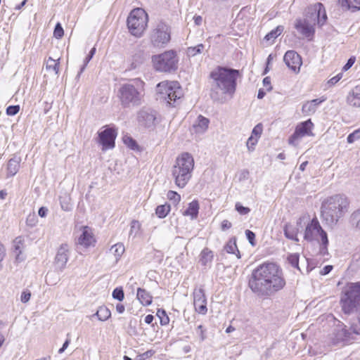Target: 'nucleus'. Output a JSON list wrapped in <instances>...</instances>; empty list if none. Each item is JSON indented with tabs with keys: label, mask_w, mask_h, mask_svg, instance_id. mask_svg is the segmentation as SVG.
I'll use <instances>...</instances> for the list:
<instances>
[{
	"label": "nucleus",
	"mask_w": 360,
	"mask_h": 360,
	"mask_svg": "<svg viewBox=\"0 0 360 360\" xmlns=\"http://www.w3.org/2000/svg\"><path fill=\"white\" fill-rule=\"evenodd\" d=\"M20 167V160L18 158H11L7 166L8 173L10 176H14L18 171Z\"/></svg>",
	"instance_id": "nucleus-29"
},
{
	"label": "nucleus",
	"mask_w": 360,
	"mask_h": 360,
	"mask_svg": "<svg viewBox=\"0 0 360 360\" xmlns=\"http://www.w3.org/2000/svg\"><path fill=\"white\" fill-rule=\"evenodd\" d=\"M70 248L67 244H62L58 249L55 257V264L58 269L63 271L69 259Z\"/></svg>",
	"instance_id": "nucleus-18"
},
{
	"label": "nucleus",
	"mask_w": 360,
	"mask_h": 360,
	"mask_svg": "<svg viewBox=\"0 0 360 360\" xmlns=\"http://www.w3.org/2000/svg\"><path fill=\"white\" fill-rule=\"evenodd\" d=\"M31 297V293L30 291H24L21 294L20 300L23 303L27 302Z\"/></svg>",
	"instance_id": "nucleus-56"
},
{
	"label": "nucleus",
	"mask_w": 360,
	"mask_h": 360,
	"mask_svg": "<svg viewBox=\"0 0 360 360\" xmlns=\"http://www.w3.org/2000/svg\"><path fill=\"white\" fill-rule=\"evenodd\" d=\"M206 300L202 288H195L193 291V302Z\"/></svg>",
	"instance_id": "nucleus-41"
},
{
	"label": "nucleus",
	"mask_w": 360,
	"mask_h": 360,
	"mask_svg": "<svg viewBox=\"0 0 360 360\" xmlns=\"http://www.w3.org/2000/svg\"><path fill=\"white\" fill-rule=\"evenodd\" d=\"M117 134L112 128H106L98 132L99 143L103 149H109L115 147V140Z\"/></svg>",
	"instance_id": "nucleus-17"
},
{
	"label": "nucleus",
	"mask_w": 360,
	"mask_h": 360,
	"mask_svg": "<svg viewBox=\"0 0 360 360\" xmlns=\"http://www.w3.org/2000/svg\"><path fill=\"white\" fill-rule=\"evenodd\" d=\"M257 142H258V139L255 138L253 136H250L248 138V139L246 142V146L250 152H252L255 150V146H256Z\"/></svg>",
	"instance_id": "nucleus-46"
},
{
	"label": "nucleus",
	"mask_w": 360,
	"mask_h": 360,
	"mask_svg": "<svg viewBox=\"0 0 360 360\" xmlns=\"http://www.w3.org/2000/svg\"><path fill=\"white\" fill-rule=\"evenodd\" d=\"M262 133V124H258L253 128L251 136H253L259 139V137L261 136Z\"/></svg>",
	"instance_id": "nucleus-52"
},
{
	"label": "nucleus",
	"mask_w": 360,
	"mask_h": 360,
	"mask_svg": "<svg viewBox=\"0 0 360 360\" xmlns=\"http://www.w3.org/2000/svg\"><path fill=\"white\" fill-rule=\"evenodd\" d=\"M235 208L238 213L242 215L248 214L250 212V209L247 207L243 206L240 202H236Z\"/></svg>",
	"instance_id": "nucleus-50"
},
{
	"label": "nucleus",
	"mask_w": 360,
	"mask_h": 360,
	"mask_svg": "<svg viewBox=\"0 0 360 360\" xmlns=\"http://www.w3.org/2000/svg\"><path fill=\"white\" fill-rule=\"evenodd\" d=\"M347 102L353 107H360V85L352 89L347 96Z\"/></svg>",
	"instance_id": "nucleus-23"
},
{
	"label": "nucleus",
	"mask_w": 360,
	"mask_h": 360,
	"mask_svg": "<svg viewBox=\"0 0 360 360\" xmlns=\"http://www.w3.org/2000/svg\"><path fill=\"white\" fill-rule=\"evenodd\" d=\"M340 304L345 314H349L360 310V282L349 283L344 287Z\"/></svg>",
	"instance_id": "nucleus-6"
},
{
	"label": "nucleus",
	"mask_w": 360,
	"mask_h": 360,
	"mask_svg": "<svg viewBox=\"0 0 360 360\" xmlns=\"http://www.w3.org/2000/svg\"><path fill=\"white\" fill-rule=\"evenodd\" d=\"M91 58H92V57L91 56H89V55L85 58V59L84 60V65L81 68L80 71L78 72V74L77 75V77H80L81 74L83 72V71L84 70L86 66L87 65V64L91 60Z\"/></svg>",
	"instance_id": "nucleus-57"
},
{
	"label": "nucleus",
	"mask_w": 360,
	"mask_h": 360,
	"mask_svg": "<svg viewBox=\"0 0 360 360\" xmlns=\"http://www.w3.org/2000/svg\"><path fill=\"white\" fill-rule=\"evenodd\" d=\"M238 76L239 71L235 69L221 66L214 69L210 75L211 98L220 103L226 102L236 91Z\"/></svg>",
	"instance_id": "nucleus-2"
},
{
	"label": "nucleus",
	"mask_w": 360,
	"mask_h": 360,
	"mask_svg": "<svg viewBox=\"0 0 360 360\" xmlns=\"http://www.w3.org/2000/svg\"><path fill=\"white\" fill-rule=\"evenodd\" d=\"M153 68L159 72H172L177 70L179 58L174 50L166 51L162 53L153 55L151 58Z\"/></svg>",
	"instance_id": "nucleus-8"
},
{
	"label": "nucleus",
	"mask_w": 360,
	"mask_h": 360,
	"mask_svg": "<svg viewBox=\"0 0 360 360\" xmlns=\"http://www.w3.org/2000/svg\"><path fill=\"white\" fill-rule=\"evenodd\" d=\"M95 315L100 321H104L110 317L111 312L106 307L102 306L98 308Z\"/></svg>",
	"instance_id": "nucleus-32"
},
{
	"label": "nucleus",
	"mask_w": 360,
	"mask_h": 360,
	"mask_svg": "<svg viewBox=\"0 0 360 360\" xmlns=\"http://www.w3.org/2000/svg\"><path fill=\"white\" fill-rule=\"evenodd\" d=\"M143 82L138 79L134 84L126 83L120 86L117 97L123 108H131L141 104L143 98Z\"/></svg>",
	"instance_id": "nucleus-4"
},
{
	"label": "nucleus",
	"mask_w": 360,
	"mask_h": 360,
	"mask_svg": "<svg viewBox=\"0 0 360 360\" xmlns=\"http://www.w3.org/2000/svg\"><path fill=\"white\" fill-rule=\"evenodd\" d=\"M47 212H48V209L45 207H41L39 209L38 214L41 217H45L47 214Z\"/></svg>",
	"instance_id": "nucleus-64"
},
{
	"label": "nucleus",
	"mask_w": 360,
	"mask_h": 360,
	"mask_svg": "<svg viewBox=\"0 0 360 360\" xmlns=\"http://www.w3.org/2000/svg\"><path fill=\"white\" fill-rule=\"evenodd\" d=\"M59 200L61 209L65 212H70L72 209L70 195L68 193H64L59 196Z\"/></svg>",
	"instance_id": "nucleus-28"
},
{
	"label": "nucleus",
	"mask_w": 360,
	"mask_h": 360,
	"mask_svg": "<svg viewBox=\"0 0 360 360\" xmlns=\"http://www.w3.org/2000/svg\"><path fill=\"white\" fill-rule=\"evenodd\" d=\"M204 49L205 46L202 44H199L195 46L188 47L186 50V53L189 57H193L198 54L202 53Z\"/></svg>",
	"instance_id": "nucleus-34"
},
{
	"label": "nucleus",
	"mask_w": 360,
	"mask_h": 360,
	"mask_svg": "<svg viewBox=\"0 0 360 360\" xmlns=\"http://www.w3.org/2000/svg\"><path fill=\"white\" fill-rule=\"evenodd\" d=\"M199 212L198 201L193 200L188 204V208L184 212V215L190 216L191 219L197 218Z\"/></svg>",
	"instance_id": "nucleus-26"
},
{
	"label": "nucleus",
	"mask_w": 360,
	"mask_h": 360,
	"mask_svg": "<svg viewBox=\"0 0 360 360\" xmlns=\"http://www.w3.org/2000/svg\"><path fill=\"white\" fill-rule=\"evenodd\" d=\"M156 91L170 105L181 98L183 95L177 82H162L157 85Z\"/></svg>",
	"instance_id": "nucleus-10"
},
{
	"label": "nucleus",
	"mask_w": 360,
	"mask_h": 360,
	"mask_svg": "<svg viewBox=\"0 0 360 360\" xmlns=\"http://www.w3.org/2000/svg\"><path fill=\"white\" fill-rule=\"evenodd\" d=\"M341 4L344 6V3L347 4L348 8L354 9V10H359L360 9V0H340Z\"/></svg>",
	"instance_id": "nucleus-40"
},
{
	"label": "nucleus",
	"mask_w": 360,
	"mask_h": 360,
	"mask_svg": "<svg viewBox=\"0 0 360 360\" xmlns=\"http://www.w3.org/2000/svg\"><path fill=\"white\" fill-rule=\"evenodd\" d=\"M46 69L53 70L56 74H58L59 70V63L56 60L49 58L46 63Z\"/></svg>",
	"instance_id": "nucleus-44"
},
{
	"label": "nucleus",
	"mask_w": 360,
	"mask_h": 360,
	"mask_svg": "<svg viewBox=\"0 0 360 360\" xmlns=\"http://www.w3.org/2000/svg\"><path fill=\"white\" fill-rule=\"evenodd\" d=\"M350 222L352 226L360 230V208L352 214L350 217Z\"/></svg>",
	"instance_id": "nucleus-37"
},
{
	"label": "nucleus",
	"mask_w": 360,
	"mask_h": 360,
	"mask_svg": "<svg viewBox=\"0 0 360 360\" xmlns=\"http://www.w3.org/2000/svg\"><path fill=\"white\" fill-rule=\"evenodd\" d=\"M349 202L343 195H335L326 199L321 205V217L330 226L337 224L348 211Z\"/></svg>",
	"instance_id": "nucleus-3"
},
{
	"label": "nucleus",
	"mask_w": 360,
	"mask_h": 360,
	"mask_svg": "<svg viewBox=\"0 0 360 360\" xmlns=\"http://www.w3.org/2000/svg\"><path fill=\"white\" fill-rule=\"evenodd\" d=\"M20 110V106L19 105H9L6 108V114L8 115H15Z\"/></svg>",
	"instance_id": "nucleus-53"
},
{
	"label": "nucleus",
	"mask_w": 360,
	"mask_h": 360,
	"mask_svg": "<svg viewBox=\"0 0 360 360\" xmlns=\"http://www.w3.org/2000/svg\"><path fill=\"white\" fill-rule=\"evenodd\" d=\"M213 259V253L208 248H205L200 253V262L202 265L206 266L207 264L211 263Z\"/></svg>",
	"instance_id": "nucleus-30"
},
{
	"label": "nucleus",
	"mask_w": 360,
	"mask_h": 360,
	"mask_svg": "<svg viewBox=\"0 0 360 360\" xmlns=\"http://www.w3.org/2000/svg\"><path fill=\"white\" fill-rule=\"evenodd\" d=\"M95 242L91 229L88 226H84L82 228V233L78 238V243L85 248H88L94 245Z\"/></svg>",
	"instance_id": "nucleus-20"
},
{
	"label": "nucleus",
	"mask_w": 360,
	"mask_h": 360,
	"mask_svg": "<svg viewBox=\"0 0 360 360\" xmlns=\"http://www.w3.org/2000/svg\"><path fill=\"white\" fill-rule=\"evenodd\" d=\"M333 269V266L331 265L325 266L321 271V274L326 275L330 272Z\"/></svg>",
	"instance_id": "nucleus-63"
},
{
	"label": "nucleus",
	"mask_w": 360,
	"mask_h": 360,
	"mask_svg": "<svg viewBox=\"0 0 360 360\" xmlns=\"http://www.w3.org/2000/svg\"><path fill=\"white\" fill-rule=\"evenodd\" d=\"M136 297L144 306L150 305L152 302V296L145 289L141 288H138Z\"/></svg>",
	"instance_id": "nucleus-25"
},
{
	"label": "nucleus",
	"mask_w": 360,
	"mask_h": 360,
	"mask_svg": "<svg viewBox=\"0 0 360 360\" xmlns=\"http://www.w3.org/2000/svg\"><path fill=\"white\" fill-rule=\"evenodd\" d=\"M124 141L131 149H134L136 147V141L134 139H132L131 137H126L124 139Z\"/></svg>",
	"instance_id": "nucleus-55"
},
{
	"label": "nucleus",
	"mask_w": 360,
	"mask_h": 360,
	"mask_svg": "<svg viewBox=\"0 0 360 360\" xmlns=\"http://www.w3.org/2000/svg\"><path fill=\"white\" fill-rule=\"evenodd\" d=\"M148 14L141 8L132 10L127 18V26L130 33L140 37L147 27Z\"/></svg>",
	"instance_id": "nucleus-9"
},
{
	"label": "nucleus",
	"mask_w": 360,
	"mask_h": 360,
	"mask_svg": "<svg viewBox=\"0 0 360 360\" xmlns=\"http://www.w3.org/2000/svg\"><path fill=\"white\" fill-rule=\"evenodd\" d=\"M194 168V159L188 153L181 154L172 168V176L179 188H184L191 178Z\"/></svg>",
	"instance_id": "nucleus-5"
},
{
	"label": "nucleus",
	"mask_w": 360,
	"mask_h": 360,
	"mask_svg": "<svg viewBox=\"0 0 360 360\" xmlns=\"http://www.w3.org/2000/svg\"><path fill=\"white\" fill-rule=\"evenodd\" d=\"M325 101V98H316L311 101L305 102L302 105V112L305 115H313L319 104Z\"/></svg>",
	"instance_id": "nucleus-21"
},
{
	"label": "nucleus",
	"mask_w": 360,
	"mask_h": 360,
	"mask_svg": "<svg viewBox=\"0 0 360 360\" xmlns=\"http://www.w3.org/2000/svg\"><path fill=\"white\" fill-rule=\"evenodd\" d=\"M133 58L134 62L131 64L133 68H136L138 65L142 63L145 60L143 53L141 51H139V53L135 54Z\"/></svg>",
	"instance_id": "nucleus-43"
},
{
	"label": "nucleus",
	"mask_w": 360,
	"mask_h": 360,
	"mask_svg": "<svg viewBox=\"0 0 360 360\" xmlns=\"http://www.w3.org/2000/svg\"><path fill=\"white\" fill-rule=\"evenodd\" d=\"M350 330H352V334L360 335V317L355 322L352 323Z\"/></svg>",
	"instance_id": "nucleus-51"
},
{
	"label": "nucleus",
	"mask_w": 360,
	"mask_h": 360,
	"mask_svg": "<svg viewBox=\"0 0 360 360\" xmlns=\"http://www.w3.org/2000/svg\"><path fill=\"white\" fill-rule=\"evenodd\" d=\"M232 224L231 223L226 220V219H224L221 222V229L222 231H225L226 229H229L231 227Z\"/></svg>",
	"instance_id": "nucleus-62"
},
{
	"label": "nucleus",
	"mask_w": 360,
	"mask_h": 360,
	"mask_svg": "<svg viewBox=\"0 0 360 360\" xmlns=\"http://www.w3.org/2000/svg\"><path fill=\"white\" fill-rule=\"evenodd\" d=\"M63 34H64L63 29L60 23L58 22L56 25V27H55V29H54V31H53V36L56 39H60L63 36Z\"/></svg>",
	"instance_id": "nucleus-49"
},
{
	"label": "nucleus",
	"mask_w": 360,
	"mask_h": 360,
	"mask_svg": "<svg viewBox=\"0 0 360 360\" xmlns=\"http://www.w3.org/2000/svg\"><path fill=\"white\" fill-rule=\"evenodd\" d=\"M330 335V339L333 345L348 341L352 338L351 331L347 330L346 326L340 321H338V323L333 329Z\"/></svg>",
	"instance_id": "nucleus-15"
},
{
	"label": "nucleus",
	"mask_w": 360,
	"mask_h": 360,
	"mask_svg": "<svg viewBox=\"0 0 360 360\" xmlns=\"http://www.w3.org/2000/svg\"><path fill=\"white\" fill-rule=\"evenodd\" d=\"M263 84L264 86L266 87V90L268 91H271L272 89V86L271 85V79L269 77H266L263 79Z\"/></svg>",
	"instance_id": "nucleus-60"
},
{
	"label": "nucleus",
	"mask_w": 360,
	"mask_h": 360,
	"mask_svg": "<svg viewBox=\"0 0 360 360\" xmlns=\"http://www.w3.org/2000/svg\"><path fill=\"white\" fill-rule=\"evenodd\" d=\"M137 119L140 125L152 128L156 124L157 112L152 110H141L138 113Z\"/></svg>",
	"instance_id": "nucleus-16"
},
{
	"label": "nucleus",
	"mask_w": 360,
	"mask_h": 360,
	"mask_svg": "<svg viewBox=\"0 0 360 360\" xmlns=\"http://www.w3.org/2000/svg\"><path fill=\"white\" fill-rule=\"evenodd\" d=\"M170 210V205L165 203L164 205H158L156 207L155 214L159 218L163 219L169 213Z\"/></svg>",
	"instance_id": "nucleus-31"
},
{
	"label": "nucleus",
	"mask_w": 360,
	"mask_h": 360,
	"mask_svg": "<svg viewBox=\"0 0 360 360\" xmlns=\"http://www.w3.org/2000/svg\"><path fill=\"white\" fill-rule=\"evenodd\" d=\"M156 91L170 105L181 98L183 95L177 82H162L157 85Z\"/></svg>",
	"instance_id": "nucleus-11"
},
{
	"label": "nucleus",
	"mask_w": 360,
	"mask_h": 360,
	"mask_svg": "<svg viewBox=\"0 0 360 360\" xmlns=\"http://www.w3.org/2000/svg\"><path fill=\"white\" fill-rule=\"evenodd\" d=\"M204 333H205V330L202 328V326H201V325L198 326L197 328V333L200 335L202 341H203L206 338Z\"/></svg>",
	"instance_id": "nucleus-61"
},
{
	"label": "nucleus",
	"mask_w": 360,
	"mask_h": 360,
	"mask_svg": "<svg viewBox=\"0 0 360 360\" xmlns=\"http://www.w3.org/2000/svg\"><path fill=\"white\" fill-rule=\"evenodd\" d=\"M283 231L286 238L292 240L298 241L297 233L291 226L286 224L284 227Z\"/></svg>",
	"instance_id": "nucleus-38"
},
{
	"label": "nucleus",
	"mask_w": 360,
	"mask_h": 360,
	"mask_svg": "<svg viewBox=\"0 0 360 360\" xmlns=\"http://www.w3.org/2000/svg\"><path fill=\"white\" fill-rule=\"evenodd\" d=\"M360 139V128L354 130L352 133L349 134L347 136V142L349 143H352L356 140H359Z\"/></svg>",
	"instance_id": "nucleus-47"
},
{
	"label": "nucleus",
	"mask_w": 360,
	"mask_h": 360,
	"mask_svg": "<svg viewBox=\"0 0 360 360\" xmlns=\"http://www.w3.org/2000/svg\"><path fill=\"white\" fill-rule=\"evenodd\" d=\"M124 251V246L121 243L113 245L110 249V253L115 257V262L116 263L121 259Z\"/></svg>",
	"instance_id": "nucleus-27"
},
{
	"label": "nucleus",
	"mask_w": 360,
	"mask_h": 360,
	"mask_svg": "<svg viewBox=\"0 0 360 360\" xmlns=\"http://www.w3.org/2000/svg\"><path fill=\"white\" fill-rule=\"evenodd\" d=\"M209 120L202 115H199L193 125V130L196 134H203L206 131L209 125Z\"/></svg>",
	"instance_id": "nucleus-22"
},
{
	"label": "nucleus",
	"mask_w": 360,
	"mask_h": 360,
	"mask_svg": "<svg viewBox=\"0 0 360 360\" xmlns=\"http://www.w3.org/2000/svg\"><path fill=\"white\" fill-rule=\"evenodd\" d=\"M167 198L174 204H178L181 200V195L176 191H169L167 194Z\"/></svg>",
	"instance_id": "nucleus-45"
},
{
	"label": "nucleus",
	"mask_w": 360,
	"mask_h": 360,
	"mask_svg": "<svg viewBox=\"0 0 360 360\" xmlns=\"http://www.w3.org/2000/svg\"><path fill=\"white\" fill-rule=\"evenodd\" d=\"M171 39L169 27L163 22H158L150 34L151 44L156 48L165 47Z\"/></svg>",
	"instance_id": "nucleus-12"
},
{
	"label": "nucleus",
	"mask_w": 360,
	"mask_h": 360,
	"mask_svg": "<svg viewBox=\"0 0 360 360\" xmlns=\"http://www.w3.org/2000/svg\"><path fill=\"white\" fill-rule=\"evenodd\" d=\"M354 62H355V58H350L347 60V63L343 66L342 70H344V71L348 70L353 65Z\"/></svg>",
	"instance_id": "nucleus-59"
},
{
	"label": "nucleus",
	"mask_w": 360,
	"mask_h": 360,
	"mask_svg": "<svg viewBox=\"0 0 360 360\" xmlns=\"http://www.w3.org/2000/svg\"><path fill=\"white\" fill-rule=\"evenodd\" d=\"M314 25L307 19L299 18L295 20L294 27L303 37L311 40L315 33Z\"/></svg>",
	"instance_id": "nucleus-14"
},
{
	"label": "nucleus",
	"mask_w": 360,
	"mask_h": 360,
	"mask_svg": "<svg viewBox=\"0 0 360 360\" xmlns=\"http://www.w3.org/2000/svg\"><path fill=\"white\" fill-rule=\"evenodd\" d=\"M288 262L292 267L297 268L300 271V269L299 267V255L298 254H290L288 256Z\"/></svg>",
	"instance_id": "nucleus-39"
},
{
	"label": "nucleus",
	"mask_w": 360,
	"mask_h": 360,
	"mask_svg": "<svg viewBox=\"0 0 360 360\" xmlns=\"http://www.w3.org/2000/svg\"><path fill=\"white\" fill-rule=\"evenodd\" d=\"M285 65L294 72H298L302 65L300 55L295 51H288L283 57Z\"/></svg>",
	"instance_id": "nucleus-19"
},
{
	"label": "nucleus",
	"mask_w": 360,
	"mask_h": 360,
	"mask_svg": "<svg viewBox=\"0 0 360 360\" xmlns=\"http://www.w3.org/2000/svg\"><path fill=\"white\" fill-rule=\"evenodd\" d=\"M285 285L282 269L274 262H264L255 268L248 282L250 290L258 297H268Z\"/></svg>",
	"instance_id": "nucleus-1"
},
{
	"label": "nucleus",
	"mask_w": 360,
	"mask_h": 360,
	"mask_svg": "<svg viewBox=\"0 0 360 360\" xmlns=\"http://www.w3.org/2000/svg\"><path fill=\"white\" fill-rule=\"evenodd\" d=\"M283 31V27L281 25L278 26L274 30H271L270 32H269L264 37V39L266 41H274L275 39H276L279 35L281 34V33Z\"/></svg>",
	"instance_id": "nucleus-35"
},
{
	"label": "nucleus",
	"mask_w": 360,
	"mask_h": 360,
	"mask_svg": "<svg viewBox=\"0 0 360 360\" xmlns=\"http://www.w3.org/2000/svg\"><path fill=\"white\" fill-rule=\"evenodd\" d=\"M342 77V73H339L336 76L332 77L329 81H328V84L330 85H334L335 84L338 82H339L341 78Z\"/></svg>",
	"instance_id": "nucleus-58"
},
{
	"label": "nucleus",
	"mask_w": 360,
	"mask_h": 360,
	"mask_svg": "<svg viewBox=\"0 0 360 360\" xmlns=\"http://www.w3.org/2000/svg\"><path fill=\"white\" fill-rule=\"evenodd\" d=\"M112 297L119 301H122L124 298V293L122 288H116L112 292Z\"/></svg>",
	"instance_id": "nucleus-48"
},
{
	"label": "nucleus",
	"mask_w": 360,
	"mask_h": 360,
	"mask_svg": "<svg viewBox=\"0 0 360 360\" xmlns=\"http://www.w3.org/2000/svg\"><path fill=\"white\" fill-rule=\"evenodd\" d=\"M245 235H246V237H247L248 240H249L250 243L252 245H255V234L250 230H246Z\"/></svg>",
	"instance_id": "nucleus-54"
},
{
	"label": "nucleus",
	"mask_w": 360,
	"mask_h": 360,
	"mask_svg": "<svg viewBox=\"0 0 360 360\" xmlns=\"http://www.w3.org/2000/svg\"><path fill=\"white\" fill-rule=\"evenodd\" d=\"M313 127L314 124L310 119L300 122L297 125L294 133L290 136L288 143L293 146H297L303 137L314 136L312 132Z\"/></svg>",
	"instance_id": "nucleus-13"
},
{
	"label": "nucleus",
	"mask_w": 360,
	"mask_h": 360,
	"mask_svg": "<svg viewBox=\"0 0 360 360\" xmlns=\"http://www.w3.org/2000/svg\"><path fill=\"white\" fill-rule=\"evenodd\" d=\"M313 10L316 13L318 24L321 25H323L326 20L327 19V15L323 4L321 3H317L314 4Z\"/></svg>",
	"instance_id": "nucleus-24"
},
{
	"label": "nucleus",
	"mask_w": 360,
	"mask_h": 360,
	"mask_svg": "<svg viewBox=\"0 0 360 360\" xmlns=\"http://www.w3.org/2000/svg\"><path fill=\"white\" fill-rule=\"evenodd\" d=\"M225 250L228 253L236 254L237 258H240V252L236 245V240H230L225 246Z\"/></svg>",
	"instance_id": "nucleus-33"
},
{
	"label": "nucleus",
	"mask_w": 360,
	"mask_h": 360,
	"mask_svg": "<svg viewBox=\"0 0 360 360\" xmlns=\"http://www.w3.org/2000/svg\"><path fill=\"white\" fill-rule=\"evenodd\" d=\"M157 316L160 318L161 325L165 326L169 323V319L165 310L158 309L157 311Z\"/></svg>",
	"instance_id": "nucleus-42"
},
{
	"label": "nucleus",
	"mask_w": 360,
	"mask_h": 360,
	"mask_svg": "<svg viewBox=\"0 0 360 360\" xmlns=\"http://www.w3.org/2000/svg\"><path fill=\"white\" fill-rule=\"evenodd\" d=\"M195 311L201 314H205L207 309V300L193 302Z\"/></svg>",
	"instance_id": "nucleus-36"
},
{
	"label": "nucleus",
	"mask_w": 360,
	"mask_h": 360,
	"mask_svg": "<svg viewBox=\"0 0 360 360\" xmlns=\"http://www.w3.org/2000/svg\"><path fill=\"white\" fill-rule=\"evenodd\" d=\"M304 238L310 242L317 241L320 244V254L322 255L328 254V236L326 232L321 226L316 218H314L307 224Z\"/></svg>",
	"instance_id": "nucleus-7"
}]
</instances>
